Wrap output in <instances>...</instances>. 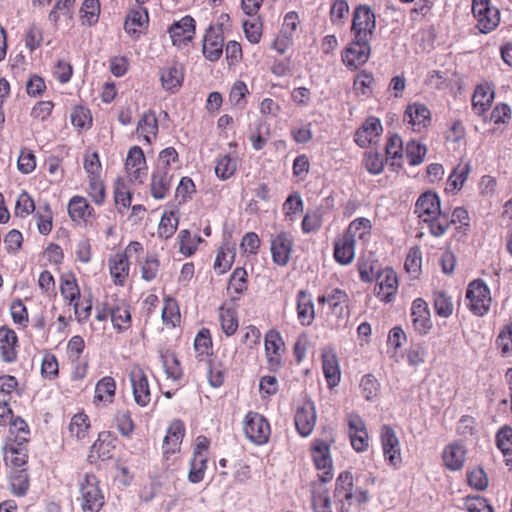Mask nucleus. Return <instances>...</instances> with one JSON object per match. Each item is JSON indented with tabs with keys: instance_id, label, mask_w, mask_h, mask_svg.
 Masks as SVG:
<instances>
[{
	"instance_id": "obj_1",
	"label": "nucleus",
	"mask_w": 512,
	"mask_h": 512,
	"mask_svg": "<svg viewBox=\"0 0 512 512\" xmlns=\"http://www.w3.org/2000/svg\"><path fill=\"white\" fill-rule=\"evenodd\" d=\"M415 213L435 237L443 236L450 227L449 216L441 211L439 197L432 191L420 195L415 204Z\"/></svg>"
},
{
	"instance_id": "obj_2",
	"label": "nucleus",
	"mask_w": 512,
	"mask_h": 512,
	"mask_svg": "<svg viewBox=\"0 0 512 512\" xmlns=\"http://www.w3.org/2000/svg\"><path fill=\"white\" fill-rule=\"evenodd\" d=\"M77 502L82 512H100L105 504L100 481L93 473H86L78 480Z\"/></svg>"
},
{
	"instance_id": "obj_3",
	"label": "nucleus",
	"mask_w": 512,
	"mask_h": 512,
	"mask_svg": "<svg viewBox=\"0 0 512 512\" xmlns=\"http://www.w3.org/2000/svg\"><path fill=\"white\" fill-rule=\"evenodd\" d=\"M469 309L477 316L488 313L491 304L490 289L481 279L472 281L466 290Z\"/></svg>"
},
{
	"instance_id": "obj_4",
	"label": "nucleus",
	"mask_w": 512,
	"mask_h": 512,
	"mask_svg": "<svg viewBox=\"0 0 512 512\" xmlns=\"http://www.w3.org/2000/svg\"><path fill=\"white\" fill-rule=\"evenodd\" d=\"M472 13L481 33H489L499 25L500 12L496 7L491 6L490 0H473Z\"/></svg>"
},
{
	"instance_id": "obj_5",
	"label": "nucleus",
	"mask_w": 512,
	"mask_h": 512,
	"mask_svg": "<svg viewBox=\"0 0 512 512\" xmlns=\"http://www.w3.org/2000/svg\"><path fill=\"white\" fill-rule=\"evenodd\" d=\"M125 170L128 180L134 184H143L147 178L148 166L141 147L134 145L127 153Z\"/></svg>"
},
{
	"instance_id": "obj_6",
	"label": "nucleus",
	"mask_w": 512,
	"mask_h": 512,
	"mask_svg": "<svg viewBox=\"0 0 512 512\" xmlns=\"http://www.w3.org/2000/svg\"><path fill=\"white\" fill-rule=\"evenodd\" d=\"M311 456L314 465L318 470L319 479L322 482H328L332 480L333 464L329 445L323 440H314L311 446Z\"/></svg>"
},
{
	"instance_id": "obj_7",
	"label": "nucleus",
	"mask_w": 512,
	"mask_h": 512,
	"mask_svg": "<svg viewBox=\"0 0 512 512\" xmlns=\"http://www.w3.org/2000/svg\"><path fill=\"white\" fill-rule=\"evenodd\" d=\"M376 28V19L368 6H359L354 10L351 31L355 39L370 40Z\"/></svg>"
},
{
	"instance_id": "obj_8",
	"label": "nucleus",
	"mask_w": 512,
	"mask_h": 512,
	"mask_svg": "<svg viewBox=\"0 0 512 512\" xmlns=\"http://www.w3.org/2000/svg\"><path fill=\"white\" fill-rule=\"evenodd\" d=\"M243 425L244 433L251 442L261 445L268 441L270 436V425L259 413H247Z\"/></svg>"
},
{
	"instance_id": "obj_9",
	"label": "nucleus",
	"mask_w": 512,
	"mask_h": 512,
	"mask_svg": "<svg viewBox=\"0 0 512 512\" xmlns=\"http://www.w3.org/2000/svg\"><path fill=\"white\" fill-rule=\"evenodd\" d=\"M294 238L289 232L281 231L270 238L272 260L279 266H286L290 261Z\"/></svg>"
},
{
	"instance_id": "obj_10",
	"label": "nucleus",
	"mask_w": 512,
	"mask_h": 512,
	"mask_svg": "<svg viewBox=\"0 0 512 512\" xmlns=\"http://www.w3.org/2000/svg\"><path fill=\"white\" fill-rule=\"evenodd\" d=\"M224 36L221 27L210 26L203 37L202 52L204 57L216 62L223 54Z\"/></svg>"
},
{
	"instance_id": "obj_11",
	"label": "nucleus",
	"mask_w": 512,
	"mask_h": 512,
	"mask_svg": "<svg viewBox=\"0 0 512 512\" xmlns=\"http://www.w3.org/2000/svg\"><path fill=\"white\" fill-rule=\"evenodd\" d=\"M404 123L414 132H422L431 123V113L426 105L422 103H412L406 107Z\"/></svg>"
},
{
	"instance_id": "obj_12",
	"label": "nucleus",
	"mask_w": 512,
	"mask_h": 512,
	"mask_svg": "<svg viewBox=\"0 0 512 512\" xmlns=\"http://www.w3.org/2000/svg\"><path fill=\"white\" fill-rule=\"evenodd\" d=\"M317 420L316 408L311 400L304 401L295 412V426L302 437H308L314 430Z\"/></svg>"
},
{
	"instance_id": "obj_13",
	"label": "nucleus",
	"mask_w": 512,
	"mask_h": 512,
	"mask_svg": "<svg viewBox=\"0 0 512 512\" xmlns=\"http://www.w3.org/2000/svg\"><path fill=\"white\" fill-rule=\"evenodd\" d=\"M381 443L385 460L391 466H398L401 463V449L400 443L396 436L395 431L389 425L381 427Z\"/></svg>"
},
{
	"instance_id": "obj_14",
	"label": "nucleus",
	"mask_w": 512,
	"mask_h": 512,
	"mask_svg": "<svg viewBox=\"0 0 512 512\" xmlns=\"http://www.w3.org/2000/svg\"><path fill=\"white\" fill-rule=\"evenodd\" d=\"M369 41L354 38L342 55L343 62L347 67L357 69L368 61L370 55Z\"/></svg>"
},
{
	"instance_id": "obj_15",
	"label": "nucleus",
	"mask_w": 512,
	"mask_h": 512,
	"mask_svg": "<svg viewBox=\"0 0 512 512\" xmlns=\"http://www.w3.org/2000/svg\"><path fill=\"white\" fill-rule=\"evenodd\" d=\"M410 317L414 330L420 335H425L431 330L430 310L424 299L416 298L412 302Z\"/></svg>"
},
{
	"instance_id": "obj_16",
	"label": "nucleus",
	"mask_w": 512,
	"mask_h": 512,
	"mask_svg": "<svg viewBox=\"0 0 512 512\" xmlns=\"http://www.w3.org/2000/svg\"><path fill=\"white\" fill-rule=\"evenodd\" d=\"M349 437L357 452H364L369 446V437L364 420L357 414L348 416Z\"/></svg>"
},
{
	"instance_id": "obj_17",
	"label": "nucleus",
	"mask_w": 512,
	"mask_h": 512,
	"mask_svg": "<svg viewBox=\"0 0 512 512\" xmlns=\"http://www.w3.org/2000/svg\"><path fill=\"white\" fill-rule=\"evenodd\" d=\"M170 38L174 46L187 45L195 34V20L191 16H184L173 23L169 28Z\"/></svg>"
},
{
	"instance_id": "obj_18",
	"label": "nucleus",
	"mask_w": 512,
	"mask_h": 512,
	"mask_svg": "<svg viewBox=\"0 0 512 512\" xmlns=\"http://www.w3.org/2000/svg\"><path fill=\"white\" fill-rule=\"evenodd\" d=\"M129 376L135 402L141 407L147 406L151 400L147 376L139 367H134Z\"/></svg>"
},
{
	"instance_id": "obj_19",
	"label": "nucleus",
	"mask_w": 512,
	"mask_h": 512,
	"mask_svg": "<svg viewBox=\"0 0 512 512\" xmlns=\"http://www.w3.org/2000/svg\"><path fill=\"white\" fill-rule=\"evenodd\" d=\"M284 342L281 334L276 330H270L265 335V351L268 365L271 370H277L282 361Z\"/></svg>"
},
{
	"instance_id": "obj_20",
	"label": "nucleus",
	"mask_w": 512,
	"mask_h": 512,
	"mask_svg": "<svg viewBox=\"0 0 512 512\" xmlns=\"http://www.w3.org/2000/svg\"><path fill=\"white\" fill-rule=\"evenodd\" d=\"M67 209L71 220L78 224H87L95 219V210L83 196H73L68 202Z\"/></svg>"
},
{
	"instance_id": "obj_21",
	"label": "nucleus",
	"mask_w": 512,
	"mask_h": 512,
	"mask_svg": "<svg viewBox=\"0 0 512 512\" xmlns=\"http://www.w3.org/2000/svg\"><path fill=\"white\" fill-rule=\"evenodd\" d=\"M398 290V278L392 269L384 270L378 277V283L375 288L377 298L385 303L393 300Z\"/></svg>"
},
{
	"instance_id": "obj_22",
	"label": "nucleus",
	"mask_w": 512,
	"mask_h": 512,
	"mask_svg": "<svg viewBox=\"0 0 512 512\" xmlns=\"http://www.w3.org/2000/svg\"><path fill=\"white\" fill-rule=\"evenodd\" d=\"M174 173L154 169L150 179V194L156 200L165 199L171 190Z\"/></svg>"
},
{
	"instance_id": "obj_23",
	"label": "nucleus",
	"mask_w": 512,
	"mask_h": 512,
	"mask_svg": "<svg viewBox=\"0 0 512 512\" xmlns=\"http://www.w3.org/2000/svg\"><path fill=\"white\" fill-rule=\"evenodd\" d=\"M322 369L328 387H336L341 380V371L337 355L331 348L322 350Z\"/></svg>"
},
{
	"instance_id": "obj_24",
	"label": "nucleus",
	"mask_w": 512,
	"mask_h": 512,
	"mask_svg": "<svg viewBox=\"0 0 512 512\" xmlns=\"http://www.w3.org/2000/svg\"><path fill=\"white\" fill-rule=\"evenodd\" d=\"M18 337L14 330L0 327V359L6 363L17 360Z\"/></svg>"
},
{
	"instance_id": "obj_25",
	"label": "nucleus",
	"mask_w": 512,
	"mask_h": 512,
	"mask_svg": "<svg viewBox=\"0 0 512 512\" xmlns=\"http://www.w3.org/2000/svg\"><path fill=\"white\" fill-rule=\"evenodd\" d=\"M185 435V426L182 421L174 420L167 429L163 440V455L168 458L169 455L180 450L181 443Z\"/></svg>"
},
{
	"instance_id": "obj_26",
	"label": "nucleus",
	"mask_w": 512,
	"mask_h": 512,
	"mask_svg": "<svg viewBox=\"0 0 512 512\" xmlns=\"http://www.w3.org/2000/svg\"><path fill=\"white\" fill-rule=\"evenodd\" d=\"M148 21L149 17L147 9L144 7H138L127 14L124 29L127 34L137 39L144 32L148 25Z\"/></svg>"
},
{
	"instance_id": "obj_27",
	"label": "nucleus",
	"mask_w": 512,
	"mask_h": 512,
	"mask_svg": "<svg viewBox=\"0 0 512 512\" xmlns=\"http://www.w3.org/2000/svg\"><path fill=\"white\" fill-rule=\"evenodd\" d=\"M371 231V221L365 217H358L349 223L342 235L356 245L357 241L363 243L368 242L371 236Z\"/></svg>"
},
{
	"instance_id": "obj_28",
	"label": "nucleus",
	"mask_w": 512,
	"mask_h": 512,
	"mask_svg": "<svg viewBox=\"0 0 512 512\" xmlns=\"http://www.w3.org/2000/svg\"><path fill=\"white\" fill-rule=\"evenodd\" d=\"M183 79V68L177 63L167 64L160 71L161 84L166 91H177L182 86Z\"/></svg>"
},
{
	"instance_id": "obj_29",
	"label": "nucleus",
	"mask_w": 512,
	"mask_h": 512,
	"mask_svg": "<svg viewBox=\"0 0 512 512\" xmlns=\"http://www.w3.org/2000/svg\"><path fill=\"white\" fill-rule=\"evenodd\" d=\"M382 132V125L379 119L369 117L356 131L355 142L360 147H367L374 142Z\"/></svg>"
},
{
	"instance_id": "obj_30",
	"label": "nucleus",
	"mask_w": 512,
	"mask_h": 512,
	"mask_svg": "<svg viewBox=\"0 0 512 512\" xmlns=\"http://www.w3.org/2000/svg\"><path fill=\"white\" fill-rule=\"evenodd\" d=\"M136 132L139 137L151 144L158 134V120L155 113L151 110L142 114L138 121Z\"/></svg>"
},
{
	"instance_id": "obj_31",
	"label": "nucleus",
	"mask_w": 512,
	"mask_h": 512,
	"mask_svg": "<svg viewBox=\"0 0 512 512\" xmlns=\"http://www.w3.org/2000/svg\"><path fill=\"white\" fill-rule=\"evenodd\" d=\"M355 244L343 235L334 240V259L340 265H349L355 258Z\"/></svg>"
},
{
	"instance_id": "obj_32",
	"label": "nucleus",
	"mask_w": 512,
	"mask_h": 512,
	"mask_svg": "<svg viewBox=\"0 0 512 512\" xmlns=\"http://www.w3.org/2000/svg\"><path fill=\"white\" fill-rule=\"evenodd\" d=\"M297 317L302 325H310L315 317L314 304L311 296L300 290L297 294Z\"/></svg>"
},
{
	"instance_id": "obj_33",
	"label": "nucleus",
	"mask_w": 512,
	"mask_h": 512,
	"mask_svg": "<svg viewBox=\"0 0 512 512\" xmlns=\"http://www.w3.org/2000/svg\"><path fill=\"white\" fill-rule=\"evenodd\" d=\"M465 449L461 444L454 443L448 445L443 451L444 465L452 471L459 470L465 462Z\"/></svg>"
},
{
	"instance_id": "obj_34",
	"label": "nucleus",
	"mask_w": 512,
	"mask_h": 512,
	"mask_svg": "<svg viewBox=\"0 0 512 512\" xmlns=\"http://www.w3.org/2000/svg\"><path fill=\"white\" fill-rule=\"evenodd\" d=\"M110 275L116 285H123L129 275V262L127 255L117 253L109 260Z\"/></svg>"
},
{
	"instance_id": "obj_35",
	"label": "nucleus",
	"mask_w": 512,
	"mask_h": 512,
	"mask_svg": "<svg viewBox=\"0 0 512 512\" xmlns=\"http://www.w3.org/2000/svg\"><path fill=\"white\" fill-rule=\"evenodd\" d=\"M111 436L108 432H101L98 435V439L91 446L89 459L94 462L98 459L105 460L109 459L112 450Z\"/></svg>"
},
{
	"instance_id": "obj_36",
	"label": "nucleus",
	"mask_w": 512,
	"mask_h": 512,
	"mask_svg": "<svg viewBox=\"0 0 512 512\" xmlns=\"http://www.w3.org/2000/svg\"><path fill=\"white\" fill-rule=\"evenodd\" d=\"M111 321L115 329L127 330L131 325L130 306L125 302H119L110 309Z\"/></svg>"
},
{
	"instance_id": "obj_37",
	"label": "nucleus",
	"mask_w": 512,
	"mask_h": 512,
	"mask_svg": "<svg viewBox=\"0 0 512 512\" xmlns=\"http://www.w3.org/2000/svg\"><path fill=\"white\" fill-rule=\"evenodd\" d=\"M335 497L342 503H350L353 499V477L350 472L344 471L338 476L336 480Z\"/></svg>"
},
{
	"instance_id": "obj_38",
	"label": "nucleus",
	"mask_w": 512,
	"mask_h": 512,
	"mask_svg": "<svg viewBox=\"0 0 512 512\" xmlns=\"http://www.w3.org/2000/svg\"><path fill=\"white\" fill-rule=\"evenodd\" d=\"M60 293L71 306L79 299H81L80 289L74 275L67 274L61 277Z\"/></svg>"
},
{
	"instance_id": "obj_39",
	"label": "nucleus",
	"mask_w": 512,
	"mask_h": 512,
	"mask_svg": "<svg viewBox=\"0 0 512 512\" xmlns=\"http://www.w3.org/2000/svg\"><path fill=\"white\" fill-rule=\"evenodd\" d=\"M470 171V163L468 161L461 160V162L453 169L452 173L450 174L447 183L448 187L446 190H460L467 180Z\"/></svg>"
},
{
	"instance_id": "obj_40",
	"label": "nucleus",
	"mask_w": 512,
	"mask_h": 512,
	"mask_svg": "<svg viewBox=\"0 0 512 512\" xmlns=\"http://www.w3.org/2000/svg\"><path fill=\"white\" fill-rule=\"evenodd\" d=\"M270 136V125L259 120L250 131L249 139L254 150L259 151L266 145Z\"/></svg>"
},
{
	"instance_id": "obj_41",
	"label": "nucleus",
	"mask_w": 512,
	"mask_h": 512,
	"mask_svg": "<svg viewBox=\"0 0 512 512\" xmlns=\"http://www.w3.org/2000/svg\"><path fill=\"white\" fill-rule=\"evenodd\" d=\"M219 320L221 329L226 336L235 334L238 329V317L234 308L221 306L219 308Z\"/></svg>"
},
{
	"instance_id": "obj_42",
	"label": "nucleus",
	"mask_w": 512,
	"mask_h": 512,
	"mask_svg": "<svg viewBox=\"0 0 512 512\" xmlns=\"http://www.w3.org/2000/svg\"><path fill=\"white\" fill-rule=\"evenodd\" d=\"M237 169V158L230 155H219L215 164V174L221 180H227Z\"/></svg>"
},
{
	"instance_id": "obj_43",
	"label": "nucleus",
	"mask_w": 512,
	"mask_h": 512,
	"mask_svg": "<svg viewBox=\"0 0 512 512\" xmlns=\"http://www.w3.org/2000/svg\"><path fill=\"white\" fill-rule=\"evenodd\" d=\"M178 224L179 218L176 211L171 210L169 212H164L158 226V236L163 239L171 238L176 232Z\"/></svg>"
},
{
	"instance_id": "obj_44",
	"label": "nucleus",
	"mask_w": 512,
	"mask_h": 512,
	"mask_svg": "<svg viewBox=\"0 0 512 512\" xmlns=\"http://www.w3.org/2000/svg\"><path fill=\"white\" fill-rule=\"evenodd\" d=\"M100 16L99 0H84L80 8V19L83 25H95Z\"/></svg>"
},
{
	"instance_id": "obj_45",
	"label": "nucleus",
	"mask_w": 512,
	"mask_h": 512,
	"mask_svg": "<svg viewBox=\"0 0 512 512\" xmlns=\"http://www.w3.org/2000/svg\"><path fill=\"white\" fill-rule=\"evenodd\" d=\"M10 486L14 495L21 497L27 493L29 478L25 469H13L10 473Z\"/></svg>"
},
{
	"instance_id": "obj_46",
	"label": "nucleus",
	"mask_w": 512,
	"mask_h": 512,
	"mask_svg": "<svg viewBox=\"0 0 512 512\" xmlns=\"http://www.w3.org/2000/svg\"><path fill=\"white\" fill-rule=\"evenodd\" d=\"M161 361L165 370V374L167 378L177 381L179 380L183 373L180 367V363L176 358L175 354L169 351L161 353L160 355Z\"/></svg>"
},
{
	"instance_id": "obj_47",
	"label": "nucleus",
	"mask_w": 512,
	"mask_h": 512,
	"mask_svg": "<svg viewBox=\"0 0 512 512\" xmlns=\"http://www.w3.org/2000/svg\"><path fill=\"white\" fill-rule=\"evenodd\" d=\"M433 306L436 314L442 318L451 316L454 309L452 298L442 291L433 294Z\"/></svg>"
},
{
	"instance_id": "obj_48",
	"label": "nucleus",
	"mask_w": 512,
	"mask_h": 512,
	"mask_svg": "<svg viewBox=\"0 0 512 512\" xmlns=\"http://www.w3.org/2000/svg\"><path fill=\"white\" fill-rule=\"evenodd\" d=\"M201 241V237L192 236L190 231L187 229L181 230L178 234L179 250L187 257L196 252L197 246Z\"/></svg>"
},
{
	"instance_id": "obj_49",
	"label": "nucleus",
	"mask_w": 512,
	"mask_h": 512,
	"mask_svg": "<svg viewBox=\"0 0 512 512\" xmlns=\"http://www.w3.org/2000/svg\"><path fill=\"white\" fill-rule=\"evenodd\" d=\"M87 193L90 199L98 206L105 202V186L99 176H88Z\"/></svg>"
},
{
	"instance_id": "obj_50",
	"label": "nucleus",
	"mask_w": 512,
	"mask_h": 512,
	"mask_svg": "<svg viewBox=\"0 0 512 512\" xmlns=\"http://www.w3.org/2000/svg\"><path fill=\"white\" fill-rule=\"evenodd\" d=\"M426 153V145L417 142L416 140H410L407 142L405 147V154L410 165L416 166L421 164L424 161Z\"/></svg>"
},
{
	"instance_id": "obj_51",
	"label": "nucleus",
	"mask_w": 512,
	"mask_h": 512,
	"mask_svg": "<svg viewBox=\"0 0 512 512\" xmlns=\"http://www.w3.org/2000/svg\"><path fill=\"white\" fill-rule=\"evenodd\" d=\"M116 384L112 377L106 376L100 379L95 387V399L98 401H112L115 395Z\"/></svg>"
},
{
	"instance_id": "obj_52",
	"label": "nucleus",
	"mask_w": 512,
	"mask_h": 512,
	"mask_svg": "<svg viewBox=\"0 0 512 512\" xmlns=\"http://www.w3.org/2000/svg\"><path fill=\"white\" fill-rule=\"evenodd\" d=\"M90 428L89 418L84 413L75 414L69 424V432L77 439H84Z\"/></svg>"
},
{
	"instance_id": "obj_53",
	"label": "nucleus",
	"mask_w": 512,
	"mask_h": 512,
	"mask_svg": "<svg viewBox=\"0 0 512 512\" xmlns=\"http://www.w3.org/2000/svg\"><path fill=\"white\" fill-rule=\"evenodd\" d=\"M162 320L166 325L175 327L180 322V311L175 299L167 297L164 299L162 309Z\"/></svg>"
},
{
	"instance_id": "obj_54",
	"label": "nucleus",
	"mask_w": 512,
	"mask_h": 512,
	"mask_svg": "<svg viewBox=\"0 0 512 512\" xmlns=\"http://www.w3.org/2000/svg\"><path fill=\"white\" fill-rule=\"evenodd\" d=\"M179 156L174 147H167L159 153L158 163L155 169H162L173 173L174 166H178Z\"/></svg>"
},
{
	"instance_id": "obj_55",
	"label": "nucleus",
	"mask_w": 512,
	"mask_h": 512,
	"mask_svg": "<svg viewBox=\"0 0 512 512\" xmlns=\"http://www.w3.org/2000/svg\"><path fill=\"white\" fill-rule=\"evenodd\" d=\"M9 431L10 434L14 436L15 442L19 446L26 443L30 437V429L28 424L20 417L10 420Z\"/></svg>"
},
{
	"instance_id": "obj_56",
	"label": "nucleus",
	"mask_w": 512,
	"mask_h": 512,
	"mask_svg": "<svg viewBox=\"0 0 512 512\" xmlns=\"http://www.w3.org/2000/svg\"><path fill=\"white\" fill-rule=\"evenodd\" d=\"M493 93L488 92L483 86H478L472 97V105L477 114H482L490 106Z\"/></svg>"
},
{
	"instance_id": "obj_57",
	"label": "nucleus",
	"mask_w": 512,
	"mask_h": 512,
	"mask_svg": "<svg viewBox=\"0 0 512 512\" xmlns=\"http://www.w3.org/2000/svg\"><path fill=\"white\" fill-rule=\"evenodd\" d=\"M496 346L501 355L509 357L512 355V323L505 325L496 338Z\"/></svg>"
},
{
	"instance_id": "obj_58",
	"label": "nucleus",
	"mask_w": 512,
	"mask_h": 512,
	"mask_svg": "<svg viewBox=\"0 0 512 512\" xmlns=\"http://www.w3.org/2000/svg\"><path fill=\"white\" fill-rule=\"evenodd\" d=\"M194 348L200 357H206L212 352V339L210 331L202 328L194 339Z\"/></svg>"
},
{
	"instance_id": "obj_59",
	"label": "nucleus",
	"mask_w": 512,
	"mask_h": 512,
	"mask_svg": "<svg viewBox=\"0 0 512 512\" xmlns=\"http://www.w3.org/2000/svg\"><path fill=\"white\" fill-rule=\"evenodd\" d=\"M379 382L371 374L364 375L360 382V389L363 397L368 400H374L379 393Z\"/></svg>"
},
{
	"instance_id": "obj_60",
	"label": "nucleus",
	"mask_w": 512,
	"mask_h": 512,
	"mask_svg": "<svg viewBox=\"0 0 512 512\" xmlns=\"http://www.w3.org/2000/svg\"><path fill=\"white\" fill-rule=\"evenodd\" d=\"M207 458L193 457L190 461L188 480L191 483H199L203 480L207 469Z\"/></svg>"
},
{
	"instance_id": "obj_61",
	"label": "nucleus",
	"mask_w": 512,
	"mask_h": 512,
	"mask_svg": "<svg viewBox=\"0 0 512 512\" xmlns=\"http://www.w3.org/2000/svg\"><path fill=\"white\" fill-rule=\"evenodd\" d=\"M234 256L228 248L220 247L214 261V270L217 274H224L230 269Z\"/></svg>"
},
{
	"instance_id": "obj_62",
	"label": "nucleus",
	"mask_w": 512,
	"mask_h": 512,
	"mask_svg": "<svg viewBox=\"0 0 512 512\" xmlns=\"http://www.w3.org/2000/svg\"><path fill=\"white\" fill-rule=\"evenodd\" d=\"M247 289V272L244 268H236L232 273L228 290L236 294H242Z\"/></svg>"
},
{
	"instance_id": "obj_63",
	"label": "nucleus",
	"mask_w": 512,
	"mask_h": 512,
	"mask_svg": "<svg viewBox=\"0 0 512 512\" xmlns=\"http://www.w3.org/2000/svg\"><path fill=\"white\" fill-rule=\"evenodd\" d=\"M322 213L320 210L308 211L302 220V231L305 234L317 231L322 225Z\"/></svg>"
},
{
	"instance_id": "obj_64",
	"label": "nucleus",
	"mask_w": 512,
	"mask_h": 512,
	"mask_svg": "<svg viewBox=\"0 0 512 512\" xmlns=\"http://www.w3.org/2000/svg\"><path fill=\"white\" fill-rule=\"evenodd\" d=\"M43 41L42 29L36 25L31 24L25 31V45L32 52L41 46Z\"/></svg>"
}]
</instances>
